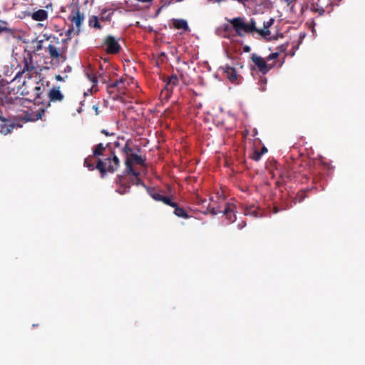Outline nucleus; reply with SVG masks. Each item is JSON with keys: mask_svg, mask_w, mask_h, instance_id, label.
<instances>
[{"mask_svg": "<svg viewBox=\"0 0 365 365\" xmlns=\"http://www.w3.org/2000/svg\"><path fill=\"white\" fill-rule=\"evenodd\" d=\"M26 44L24 47V53L30 58V62L28 63L24 56V103L34 102L35 103H41L44 101L42 96L45 87L41 81V73L38 72L37 68L31 60V53H36L40 51L43 46V41L34 39L31 42L24 40Z\"/></svg>", "mask_w": 365, "mask_h": 365, "instance_id": "nucleus-1", "label": "nucleus"}, {"mask_svg": "<svg viewBox=\"0 0 365 365\" xmlns=\"http://www.w3.org/2000/svg\"><path fill=\"white\" fill-rule=\"evenodd\" d=\"M120 164V160L112 150L110 143L96 144L93 148V155L84 160V166L91 171L97 169L101 178H104L107 173L116 172Z\"/></svg>", "mask_w": 365, "mask_h": 365, "instance_id": "nucleus-2", "label": "nucleus"}, {"mask_svg": "<svg viewBox=\"0 0 365 365\" xmlns=\"http://www.w3.org/2000/svg\"><path fill=\"white\" fill-rule=\"evenodd\" d=\"M139 176L140 173L136 170L133 172H123V174L118 175L115 178L116 192L120 195L128 193L131 185H142L146 189L148 187Z\"/></svg>", "mask_w": 365, "mask_h": 365, "instance_id": "nucleus-3", "label": "nucleus"}, {"mask_svg": "<svg viewBox=\"0 0 365 365\" xmlns=\"http://www.w3.org/2000/svg\"><path fill=\"white\" fill-rule=\"evenodd\" d=\"M234 31L240 37L244 36L245 34L256 32L262 36H267L270 34L269 30H259L256 27V21L254 19L247 23L244 18L236 17L230 21Z\"/></svg>", "mask_w": 365, "mask_h": 365, "instance_id": "nucleus-4", "label": "nucleus"}, {"mask_svg": "<svg viewBox=\"0 0 365 365\" xmlns=\"http://www.w3.org/2000/svg\"><path fill=\"white\" fill-rule=\"evenodd\" d=\"M21 73L22 72L19 71L15 78L10 83H7L6 84L0 86V92L3 93L5 96L9 95L11 99L18 98V95L22 96L23 90L21 86L23 84L16 86V82H19V78Z\"/></svg>", "mask_w": 365, "mask_h": 365, "instance_id": "nucleus-5", "label": "nucleus"}, {"mask_svg": "<svg viewBox=\"0 0 365 365\" xmlns=\"http://www.w3.org/2000/svg\"><path fill=\"white\" fill-rule=\"evenodd\" d=\"M32 103L33 106H31L24 105V107L28 108L26 111H24V122L36 121L41 119L45 113L46 108L43 101L41 104Z\"/></svg>", "mask_w": 365, "mask_h": 365, "instance_id": "nucleus-6", "label": "nucleus"}, {"mask_svg": "<svg viewBox=\"0 0 365 365\" xmlns=\"http://www.w3.org/2000/svg\"><path fill=\"white\" fill-rule=\"evenodd\" d=\"M32 103L33 106H31L24 105V107L28 108L26 111H24V122L36 121L41 119L45 113L46 108L43 101L41 104Z\"/></svg>", "mask_w": 365, "mask_h": 365, "instance_id": "nucleus-7", "label": "nucleus"}, {"mask_svg": "<svg viewBox=\"0 0 365 365\" xmlns=\"http://www.w3.org/2000/svg\"><path fill=\"white\" fill-rule=\"evenodd\" d=\"M69 20H71V21L75 24L76 27V30L75 31L73 28L72 29H69L67 31H66V36L71 38V34L73 33L75 34H78L79 32H80V27L83 21V19H84V16L83 14H82L79 9H73L71 12V14L69 15V17H68Z\"/></svg>", "mask_w": 365, "mask_h": 365, "instance_id": "nucleus-8", "label": "nucleus"}, {"mask_svg": "<svg viewBox=\"0 0 365 365\" xmlns=\"http://www.w3.org/2000/svg\"><path fill=\"white\" fill-rule=\"evenodd\" d=\"M102 46L106 47L105 51L108 54L112 55L118 53L121 48L118 40L111 35H108L104 38Z\"/></svg>", "mask_w": 365, "mask_h": 365, "instance_id": "nucleus-9", "label": "nucleus"}, {"mask_svg": "<svg viewBox=\"0 0 365 365\" xmlns=\"http://www.w3.org/2000/svg\"><path fill=\"white\" fill-rule=\"evenodd\" d=\"M235 208V205L226 203L224 210H221L220 207H212L210 208V212L214 215L223 213L230 222H234L236 220Z\"/></svg>", "mask_w": 365, "mask_h": 365, "instance_id": "nucleus-10", "label": "nucleus"}, {"mask_svg": "<svg viewBox=\"0 0 365 365\" xmlns=\"http://www.w3.org/2000/svg\"><path fill=\"white\" fill-rule=\"evenodd\" d=\"M145 160L142 156L138 155L135 153H130L128 156H126L125 160V169L124 172H133L134 170L133 165L137 164L140 165H145Z\"/></svg>", "mask_w": 365, "mask_h": 365, "instance_id": "nucleus-11", "label": "nucleus"}, {"mask_svg": "<svg viewBox=\"0 0 365 365\" xmlns=\"http://www.w3.org/2000/svg\"><path fill=\"white\" fill-rule=\"evenodd\" d=\"M250 58L258 68V71L264 75L267 74L272 68V66L268 65L263 58L256 53H252Z\"/></svg>", "mask_w": 365, "mask_h": 365, "instance_id": "nucleus-12", "label": "nucleus"}, {"mask_svg": "<svg viewBox=\"0 0 365 365\" xmlns=\"http://www.w3.org/2000/svg\"><path fill=\"white\" fill-rule=\"evenodd\" d=\"M88 78L95 84L98 82V79L103 83H107L110 81V76L106 72L97 71L95 74L87 73Z\"/></svg>", "mask_w": 365, "mask_h": 365, "instance_id": "nucleus-13", "label": "nucleus"}, {"mask_svg": "<svg viewBox=\"0 0 365 365\" xmlns=\"http://www.w3.org/2000/svg\"><path fill=\"white\" fill-rule=\"evenodd\" d=\"M165 89L169 95H170L173 92V88L179 84V79L177 75L173 74L168 77L167 80H165Z\"/></svg>", "mask_w": 365, "mask_h": 365, "instance_id": "nucleus-14", "label": "nucleus"}, {"mask_svg": "<svg viewBox=\"0 0 365 365\" xmlns=\"http://www.w3.org/2000/svg\"><path fill=\"white\" fill-rule=\"evenodd\" d=\"M222 68L223 69L225 76L228 78L231 83H237V73L235 68L230 66H225Z\"/></svg>", "mask_w": 365, "mask_h": 365, "instance_id": "nucleus-15", "label": "nucleus"}, {"mask_svg": "<svg viewBox=\"0 0 365 365\" xmlns=\"http://www.w3.org/2000/svg\"><path fill=\"white\" fill-rule=\"evenodd\" d=\"M14 128V124L9 120L4 118L0 120V133L2 134H7L11 131Z\"/></svg>", "mask_w": 365, "mask_h": 365, "instance_id": "nucleus-16", "label": "nucleus"}, {"mask_svg": "<svg viewBox=\"0 0 365 365\" xmlns=\"http://www.w3.org/2000/svg\"><path fill=\"white\" fill-rule=\"evenodd\" d=\"M48 95L50 101L53 102L61 101L63 99V95L59 91V88H51Z\"/></svg>", "mask_w": 365, "mask_h": 365, "instance_id": "nucleus-17", "label": "nucleus"}, {"mask_svg": "<svg viewBox=\"0 0 365 365\" xmlns=\"http://www.w3.org/2000/svg\"><path fill=\"white\" fill-rule=\"evenodd\" d=\"M31 17L34 20L38 21H42L48 18V13L43 9H39L31 14Z\"/></svg>", "mask_w": 365, "mask_h": 365, "instance_id": "nucleus-18", "label": "nucleus"}, {"mask_svg": "<svg viewBox=\"0 0 365 365\" xmlns=\"http://www.w3.org/2000/svg\"><path fill=\"white\" fill-rule=\"evenodd\" d=\"M173 26L176 29L188 30L189 27L187 21L184 19H173Z\"/></svg>", "mask_w": 365, "mask_h": 365, "instance_id": "nucleus-19", "label": "nucleus"}, {"mask_svg": "<svg viewBox=\"0 0 365 365\" xmlns=\"http://www.w3.org/2000/svg\"><path fill=\"white\" fill-rule=\"evenodd\" d=\"M244 214L245 215H250L255 217H258L259 212L258 208L255 207L254 205L250 206H247L244 210Z\"/></svg>", "mask_w": 365, "mask_h": 365, "instance_id": "nucleus-20", "label": "nucleus"}, {"mask_svg": "<svg viewBox=\"0 0 365 365\" xmlns=\"http://www.w3.org/2000/svg\"><path fill=\"white\" fill-rule=\"evenodd\" d=\"M146 190L150 197L155 201H161L164 196L160 192H158L155 188L146 187Z\"/></svg>", "mask_w": 365, "mask_h": 365, "instance_id": "nucleus-21", "label": "nucleus"}, {"mask_svg": "<svg viewBox=\"0 0 365 365\" xmlns=\"http://www.w3.org/2000/svg\"><path fill=\"white\" fill-rule=\"evenodd\" d=\"M311 9L314 13H318L320 16H322L325 12L324 7L321 3V0H318L317 2L313 4Z\"/></svg>", "mask_w": 365, "mask_h": 365, "instance_id": "nucleus-22", "label": "nucleus"}, {"mask_svg": "<svg viewBox=\"0 0 365 365\" xmlns=\"http://www.w3.org/2000/svg\"><path fill=\"white\" fill-rule=\"evenodd\" d=\"M173 207L175 208L174 214L176 216H178L179 217L185 218V219H187L189 217V215L187 213V212L182 207H179L177 203H176V206H173Z\"/></svg>", "mask_w": 365, "mask_h": 365, "instance_id": "nucleus-23", "label": "nucleus"}, {"mask_svg": "<svg viewBox=\"0 0 365 365\" xmlns=\"http://www.w3.org/2000/svg\"><path fill=\"white\" fill-rule=\"evenodd\" d=\"M48 50L51 57L53 59L58 58L61 56L58 49L52 44L48 45Z\"/></svg>", "mask_w": 365, "mask_h": 365, "instance_id": "nucleus-24", "label": "nucleus"}, {"mask_svg": "<svg viewBox=\"0 0 365 365\" xmlns=\"http://www.w3.org/2000/svg\"><path fill=\"white\" fill-rule=\"evenodd\" d=\"M88 25L96 29H101L102 26L99 23L98 19L96 16H92L88 20Z\"/></svg>", "mask_w": 365, "mask_h": 365, "instance_id": "nucleus-25", "label": "nucleus"}, {"mask_svg": "<svg viewBox=\"0 0 365 365\" xmlns=\"http://www.w3.org/2000/svg\"><path fill=\"white\" fill-rule=\"evenodd\" d=\"M124 83V81L123 78H120V80H118L112 83H110V85H108L107 86V90L110 92V89L111 88H118V89H120V88L119 87V86L120 84H123Z\"/></svg>", "mask_w": 365, "mask_h": 365, "instance_id": "nucleus-26", "label": "nucleus"}, {"mask_svg": "<svg viewBox=\"0 0 365 365\" xmlns=\"http://www.w3.org/2000/svg\"><path fill=\"white\" fill-rule=\"evenodd\" d=\"M122 152L128 156L130 153H133V150L130 145V140H128L122 149Z\"/></svg>", "mask_w": 365, "mask_h": 365, "instance_id": "nucleus-27", "label": "nucleus"}, {"mask_svg": "<svg viewBox=\"0 0 365 365\" xmlns=\"http://www.w3.org/2000/svg\"><path fill=\"white\" fill-rule=\"evenodd\" d=\"M160 202L172 207L173 206H176V202H173L170 197H167L165 195L163 196Z\"/></svg>", "mask_w": 365, "mask_h": 365, "instance_id": "nucleus-28", "label": "nucleus"}, {"mask_svg": "<svg viewBox=\"0 0 365 365\" xmlns=\"http://www.w3.org/2000/svg\"><path fill=\"white\" fill-rule=\"evenodd\" d=\"M262 155V152H259V150H255L252 153L251 158L255 161H258L261 158Z\"/></svg>", "mask_w": 365, "mask_h": 365, "instance_id": "nucleus-29", "label": "nucleus"}, {"mask_svg": "<svg viewBox=\"0 0 365 365\" xmlns=\"http://www.w3.org/2000/svg\"><path fill=\"white\" fill-rule=\"evenodd\" d=\"M273 19H269L267 21H264V29L263 30H269V28L274 23Z\"/></svg>", "mask_w": 365, "mask_h": 365, "instance_id": "nucleus-30", "label": "nucleus"}, {"mask_svg": "<svg viewBox=\"0 0 365 365\" xmlns=\"http://www.w3.org/2000/svg\"><path fill=\"white\" fill-rule=\"evenodd\" d=\"M278 56H279V53H277V52L272 53L267 57V60L271 61L273 59H276L277 58H278Z\"/></svg>", "mask_w": 365, "mask_h": 365, "instance_id": "nucleus-31", "label": "nucleus"}, {"mask_svg": "<svg viewBox=\"0 0 365 365\" xmlns=\"http://www.w3.org/2000/svg\"><path fill=\"white\" fill-rule=\"evenodd\" d=\"M101 133L103 134H104L106 136H112V135H114V133H109L107 130H105V129H103L101 130Z\"/></svg>", "mask_w": 365, "mask_h": 365, "instance_id": "nucleus-32", "label": "nucleus"}, {"mask_svg": "<svg viewBox=\"0 0 365 365\" xmlns=\"http://www.w3.org/2000/svg\"><path fill=\"white\" fill-rule=\"evenodd\" d=\"M237 226H238L239 229H242L243 227H245L246 226V222H242V223L238 224Z\"/></svg>", "mask_w": 365, "mask_h": 365, "instance_id": "nucleus-33", "label": "nucleus"}, {"mask_svg": "<svg viewBox=\"0 0 365 365\" xmlns=\"http://www.w3.org/2000/svg\"><path fill=\"white\" fill-rule=\"evenodd\" d=\"M243 51L246 53H248L250 51V47L249 46H245L243 48Z\"/></svg>", "mask_w": 365, "mask_h": 365, "instance_id": "nucleus-34", "label": "nucleus"}, {"mask_svg": "<svg viewBox=\"0 0 365 365\" xmlns=\"http://www.w3.org/2000/svg\"><path fill=\"white\" fill-rule=\"evenodd\" d=\"M56 79L57 81H63V78L61 76H60V75H57V76H56Z\"/></svg>", "mask_w": 365, "mask_h": 365, "instance_id": "nucleus-35", "label": "nucleus"}, {"mask_svg": "<svg viewBox=\"0 0 365 365\" xmlns=\"http://www.w3.org/2000/svg\"><path fill=\"white\" fill-rule=\"evenodd\" d=\"M93 109L95 110L96 114L98 115V106L96 105L93 106Z\"/></svg>", "mask_w": 365, "mask_h": 365, "instance_id": "nucleus-36", "label": "nucleus"}, {"mask_svg": "<svg viewBox=\"0 0 365 365\" xmlns=\"http://www.w3.org/2000/svg\"><path fill=\"white\" fill-rule=\"evenodd\" d=\"M100 71V72H105L103 66L102 64L99 65V71Z\"/></svg>", "mask_w": 365, "mask_h": 365, "instance_id": "nucleus-37", "label": "nucleus"}, {"mask_svg": "<svg viewBox=\"0 0 365 365\" xmlns=\"http://www.w3.org/2000/svg\"><path fill=\"white\" fill-rule=\"evenodd\" d=\"M297 197L299 199V202H302L303 200V199H304V197H302V195H299L298 194Z\"/></svg>", "mask_w": 365, "mask_h": 365, "instance_id": "nucleus-38", "label": "nucleus"}, {"mask_svg": "<svg viewBox=\"0 0 365 365\" xmlns=\"http://www.w3.org/2000/svg\"><path fill=\"white\" fill-rule=\"evenodd\" d=\"M267 151V149L265 147H263L259 152H262V155Z\"/></svg>", "mask_w": 365, "mask_h": 365, "instance_id": "nucleus-39", "label": "nucleus"}, {"mask_svg": "<svg viewBox=\"0 0 365 365\" xmlns=\"http://www.w3.org/2000/svg\"><path fill=\"white\" fill-rule=\"evenodd\" d=\"M279 208H278L277 207H274V211H273V212H274V213H275V214H276V213H277V212H279Z\"/></svg>", "mask_w": 365, "mask_h": 365, "instance_id": "nucleus-40", "label": "nucleus"}, {"mask_svg": "<svg viewBox=\"0 0 365 365\" xmlns=\"http://www.w3.org/2000/svg\"><path fill=\"white\" fill-rule=\"evenodd\" d=\"M287 4H290L291 3H292L293 1H294L295 0H284Z\"/></svg>", "mask_w": 365, "mask_h": 365, "instance_id": "nucleus-41", "label": "nucleus"}, {"mask_svg": "<svg viewBox=\"0 0 365 365\" xmlns=\"http://www.w3.org/2000/svg\"><path fill=\"white\" fill-rule=\"evenodd\" d=\"M280 177H281V178H282V179H284L285 177L289 178V176H285V175H284V174H282V173H281V174H280Z\"/></svg>", "mask_w": 365, "mask_h": 365, "instance_id": "nucleus-42", "label": "nucleus"}, {"mask_svg": "<svg viewBox=\"0 0 365 365\" xmlns=\"http://www.w3.org/2000/svg\"><path fill=\"white\" fill-rule=\"evenodd\" d=\"M261 81H262V83H266L267 80H266V78H264V79H262V80H261Z\"/></svg>", "mask_w": 365, "mask_h": 365, "instance_id": "nucleus-43", "label": "nucleus"}, {"mask_svg": "<svg viewBox=\"0 0 365 365\" xmlns=\"http://www.w3.org/2000/svg\"><path fill=\"white\" fill-rule=\"evenodd\" d=\"M119 143L118 142H115V147H118L119 146Z\"/></svg>", "mask_w": 365, "mask_h": 365, "instance_id": "nucleus-44", "label": "nucleus"}, {"mask_svg": "<svg viewBox=\"0 0 365 365\" xmlns=\"http://www.w3.org/2000/svg\"><path fill=\"white\" fill-rule=\"evenodd\" d=\"M4 31V29L3 28H0V33Z\"/></svg>", "mask_w": 365, "mask_h": 365, "instance_id": "nucleus-45", "label": "nucleus"}]
</instances>
